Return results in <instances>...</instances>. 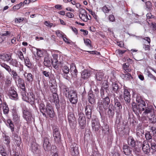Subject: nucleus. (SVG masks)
<instances>
[{
	"label": "nucleus",
	"mask_w": 156,
	"mask_h": 156,
	"mask_svg": "<svg viewBox=\"0 0 156 156\" xmlns=\"http://www.w3.org/2000/svg\"><path fill=\"white\" fill-rule=\"evenodd\" d=\"M39 108L40 112L43 115L47 118L49 116L51 118H53L55 114L53 107L50 103H47L45 105L44 102L41 101H38Z\"/></svg>",
	"instance_id": "obj_1"
},
{
	"label": "nucleus",
	"mask_w": 156,
	"mask_h": 156,
	"mask_svg": "<svg viewBox=\"0 0 156 156\" xmlns=\"http://www.w3.org/2000/svg\"><path fill=\"white\" fill-rule=\"evenodd\" d=\"M136 101L137 102V105L135 103H133L132 106L133 112L137 115H138L141 114L144 109L145 107L146 103L141 97L137 96L136 97Z\"/></svg>",
	"instance_id": "obj_2"
},
{
	"label": "nucleus",
	"mask_w": 156,
	"mask_h": 156,
	"mask_svg": "<svg viewBox=\"0 0 156 156\" xmlns=\"http://www.w3.org/2000/svg\"><path fill=\"white\" fill-rule=\"evenodd\" d=\"M83 108L82 105L80 106L78 109V121L81 128L83 129L86 125V119L84 114L82 112Z\"/></svg>",
	"instance_id": "obj_3"
},
{
	"label": "nucleus",
	"mask_w": 156,
	"mask_h": 156,
	"mask_svg": "<svg viewBox=\"0 0 156 156\" xmlns=\"http://www.w3.org/2000/svg\"><path fill=\"white\" fill-rule=\"evenodd\" d=\"M91 126L93 130L97 132L100 129V123L96 116L93 115L91 118Z\"/></svg>",
	"instance_id": "obj_4"
},
{
	"label": "nucleus",
	"mask_w": 156,
	"mask_h": 156,
	"mask_svg": "<svg viewBox=\"0 0 156 156\" xmlns=\"http://www.w3.org/2000/svg\"><path fill=\"white\" fill-rule=\"evenodd\" d=\"M67 97L69 98L70 102L72 104H75L77 102L78 97L77 94L74 90H71L69 92Z\"/></svg>",
	"instance_id": "obj_5"
},
{
	"label": "nucleus",
	"mask_w": 156,
	"mask_h": 156,
	"mask_svg": "<svg viewBox=\"0 0 156 156\" xmlns=\"http://www.w3.org/2000/svg\"><path fill=\"white\" fill-rule=\"evenodd\" d=\"M23 117L25 119L27 123H30L32 119L31 113L26 108H23Z\"/></svg>",
	"instance_id": "obj_6"
},
{
	"label": "nucleus",
	"mask_w": 156,
	"mask_h": 156,
	"mask_svg": "<svg viewBox=\"0 0 156 156\" xmlns=\"http://www.w3.org/2000/svg\"><path fill=\"white\" fill-rule=\"evenodd\" d=\"M92 108L91 105H86L85 108V117L87 119V122H89L91 118Z\"/></svg>",
	"instance_id": "obj_7"
},
{
	"label": "nucleus",
	"mask_w": 156,
	"mask_h": 156,
	"mask_svg": "<svg viewBox=\"0 0 156 156\" xmlns=\"http://www.w3.org/2000/svg\"><path fill=\"white\" fill-rule=\"evenodd\" d=\"M43 147L44 150L46 151H51L52 147L50 142V140L49 137L44 136L43 139Z\"/></svg>",
	"instance_id": "obj_8"
},
{
	"label": "nucleus",
	"mask_w": 156,
	"mask_h": 156,
	"mask_svg": "<svg viewBox=\"0 0 156 156\" xmlns=\"http://www.w3.org/2000/svg\"><path fill=\"white\" fill-rule=\"evenodd\" d=\"M68 119L69 125L72 128H75L76 122V119L73 113L71 112L68 114Z\"/></svg>",
	"instance_id": "obj_9"
},
{
	"label": "nucleus",
	"mask_w": 156,
	"mask_h": 156,
	"mask_svg": "<svg viewBox=\"0 0 156 156\" xmlns=\"http://www.w3.org/2000/svg\"><path fill=\"white\" fill-rule=\"evenodd\" d=\"M53 133L55 143H59L61 140V135L60 133L59 128H55L54 129Z\"/></svg>",
	"instance_id": "obj_10"
},
{
	"label": "nucleus",
	"mask_w": 156,
	"mask_h": 156,
	"mask_svg": "<svg viewBox=\"0 0 156 156\" xmlns=\"http://www.w3.org/2000/svg\"><path fill=\"white\" fill-rule=\"evenodd\" d=\"M49 101L51 102H53L54 103L56 108L57 109L59 108L58 96L57 93L53 94L52 97L50 98Z\"/></svg>",
	"instance_id": "obj_11"
},
{
	"label": "nucleus",
	"mask_w": 156,
	"mask_h": 156,
	"mask_svg": "<svg viewBox=\"0 0 156 156\" xmlns=\"http://www.w3.org/2000/svg\"><path fill=\"white\" fill-rule=\"evenodd\" d=\"M79 12L80 13V18L83 21L87 22L88 20H89L87 15V12L84 9L80 8L79 9Z\"/></svg>",
	"instance_id": "obj_12"
},
{
	"label": "nucleus",
	"mask_w": 156,
	"mask_h": 156,
	"mask_svg": "<svg viewBox=\"0 0 156 156\" xmlns=\"http://www.w3.org/2000/svg\"><path fill=\"white\" fill-rule=\"evenodd\" d=\"M8 95L10 98L12 99L16 100L18 99V94L14 89L10 87L9 90Z\"/></svg>",
	"instance_id": "obj_13"
},
{
	"label": "nucleus",
	"mask_w": 156,
	"mask_h": 156,
	"mask_svg": "<svg viewBox=\"0 0 156 156\" xmlns=\"http://www.w3.org/2000/svg\"><path fill=\"white\" fill-rule=\"evenodd\" d=\"M114 106L112 104H110L108 105V109L107 110V115L110 119L112 118L115 114Z\"/></svg>",
	"instance_id": "obj_14"
},
{
	"label": "nucleus",
	"mask_w": 156,
	"mask_h": 156,
	"mask_svg": "<svg viewBox=\"0 0 156 156\" xmlns=\"http://www.w3.org/2000/svg\"><path fill=\"white\" fill-rule=\"evenodd\" d=\"M141 145L143 151L145 154H148L149 153L150 151V147L147 142L144 141L142 144H141Z\"/></svg>",
	"instance_id": "obj_15"
},
{
	"label": "nucleus",
	"mask_w": 156,
	"mask_h": 156,
	"mask_svg": "<svg viewBox=\"0 0 156 156\" xmlns=\"http://www.w3.org/2000/svg\"><path fill=\"white\" fill-rule=\"evenodd\" d=\"M102 98L101 104L104 109L106 111L108 110V105H109L110 100L108 96H106L105 97Z\"/></svg>",
	"instance_id": "obj_16"
},
{
	"label": "nucleus",
	"mask_w": 156,
	"mask_h": 156,
	"mask_svg": "<svg viewBox=\"0 0 156 156\" xmlns=\"http://www.w3.org/2000/svg\"><path fill=\"white\" fill-rule=\"evenodd\" d=\"M11 55L10 54L2 53L0 54V61L8 62L11 59Z\"/></svg>",
	"instance_id": "obj_17"
},
{
	"label": "nucleus",
	"mask_w": 156,
	"mask_h": 156,
	"mask_svg": "<svg viewBox=\"0 0 156 156\" xmlns=\"http://www.w3.org/2000/svg\"><path fill=\"white\" fill-rule=\"evenodd\" d=\"M30 149L34 154H38L40 153V151L38 148V145L34 142H33L31 143Z\"/></svg>",
	"instance_id": "obj_18"
},
{
	"label": "nucleus",
	"mask_w": 156,
	"mask_h": 156,
	"mask_svg": "<svg viewBox=\"0 0 156 156\" xmlns=\"http://www.w3.org/2000/svg\"><path fill=\"white\" fill-rule=\"evenodd\" d=\"M114 108L116 109L118 112H120L122 109V106L119 100H118L117 97L115 98L114 99Z\"/></svg>",
	"instance_id": "obj_19"
},
{
	"label": "nucleus",
	"mask_w": 156,
	"mask_h": 156,
	"mask_svg": "<svg viewBox=\"0 0 156 156\" xmlns=\"http://www.w3.org/2000/svg\"><path fill=\"white\" fill-rule=\"evenodd\" d=\"M70 71L73 77L74 78H76L77 77L78 71L74 64H71L70 66Z\"/></svg>",
	"instance_id": "obj_20"
},
{
	"label": "nucleus",
	"mask_w": 156,
	"mask_h": 156,
	"mask_svg": "<svg viewBox=\"0 0 156 156\" xmlns=\"http://www.w3.org/2000/svg\"><path fill=\"white\" fill-rule=\"evenodd\" d=\"M122 150L123 153L126 155H129L132 153V150L131 148L126 144L123 145Z\"/></svg>",
	"instance_id": "obj_21"
},
{
	"label": "nucleus",
	"mask_w": 156,
	"mask_h": 156,
	"mask_svg": "<svg viewBox=\"0 0 156 156\" xmlns=\"http://www.w3.org/2000/svg\"><path fill=\"white\" fill-rule=\"evenodd\" d=\"M70 150L73 155H75L78 154V147L76 144L75 143L72 144L70 146Z\"/></svg>",
	"instance_id": "obj_22"
},
{
	"label": "nucleus",
	"mask_w": 156,
	"mask_h": 156,
	"mask_svg": "<svg viewBox=\"0 0 156 156\" xmlns=\"http://www.w3.org/2000/svg\"><path fill=\"white\" fill-rule=\"evenodd\" d=\"M144 113L145 114H150V115L151 114H154V109L153 108L152 106H148L146 107V105H145V107L144 108Z\"/></svg>",
	"instance_id": "obj_23"
},
{
	"label": "nucleus",
	"mask_w": 156,
	"mask_h": 156,
	"mask_svg": "<svg viewBox=\"0 0 156 156\" xmlns=\"http://www.w3.org/2000/svg\"><path fill=\"white\" fill-rule=\"evenodd\" d=\"M144 130L141 129L140 126H138L136 129V135L137 138H142L143 135L144 134Z\"/></svg>",
	"instance_id": "obj_24"
},
{
	"label": "nucleus",
	"mask_w": 156,
	"mask_h": 156,
	"mask_svg": "<svg viewBox=\"0 0 156 156\" xmlns=\"http://www.w3.org/2000/svg\"><path fill=\"white\" fill-rule=\"evenodd\" d=\"M61 90L62 91L63 94L65 96L67 97L68 94H69V89L66 86L63 85L61 84L59 86Z\"/></svg>",
	"instance_id": "obj_25"
},
{
	"label": "nucleus",
	"mask_w": 156,
	"mask_h": 156,
	"mask_svg": "<svg viewBox=\"0 0 156 156\" xmlns=\"http://www.w3.org/2000/svg\"><path fill=\"white\" fill-rule=\"evenodd\" d=\"M27 100L25 101L30 103L31 104H33L34 103L35 95L33 94H30V95L27 97Z\"/></svg>",
	"instance_id": "obj_26"
},
{
	"label": "nucleus",
	"mask_w": 156,
	"mask_h": 156,
	"mask_svg": "<svg viewBox=\"0 0 156 156\" xmlns=\"http://www.w3.org/2000/svg\"><path fill=\"white\" fill-rule=\"evenodd\" d=\"M44 64L46 66H51V58L48 56L44 57Z\"/></svg>",
	"instance_id": "obj_27"
},
{
	"label": "nucleus",
	"mask_w": 156,
	"mask_h": 156,
	"mask_svg": "<svg viewBox=\"0 0 156 156\" xmlns=\"http://www.w3.org/2000/svg\"><path fill=\"white\" fill-rule=\"evenodd\" d=\"M128 145L132 147H135L136 146V141L132 136L129 137L128 139Z\"/></svg>",
	"instance_id": "obj_28"
},
{
	"label": "nucleus",
	"mask_w": 156,
	"mask_h": 156,
	"mask_svg": "<svg viewBox=\"0 0 156 156\" xmlns=\"http://www.w3.org/2000/svg\"><path fill=\"white\" fill-rule=\"evenodd\" d=\"M81 77L83 79H86L90 75V73L87 70H84L82 73Z\"/></svg>",
	"instance_id": "obj_29"
},
{
	"label": "nucleus",
	"mask_w": 156,
	"mask_h": 156,
	"mask_svg": "<svg viewBox=\"0 0 156 156\" xmlns=\"http://www.w3.org/2000/svg\"><path fill=\"white\" fill-rule=\"evenodd\" d=\"M104 74L101 71H99L96 74V79L97 81H101L104 78Z\"/></svg>",
	"instance_id": "obj_30"
},
{
	"label": "nucleus",
	"mask_w": 156,
	"mask_h": 156,
	"mask_svg": "<svg viewBox=\"0 0 156 156\" xmlns=\"http://www.w3.org/2000/svg\"><path fill=\"white\" fill-rule=\"evenodd\" d=\"M88 99L89 103L92 104H94L95 102V98L94 95L91 92L89 93L88 94Z\"/></svg>",
	"instance_id": "obj_31"
},
{
	"label": "nucleus",
	"mask_w": 156,
	"mask_h": 156,
	"mask_svg": "<svg viewBox=\"0 0 156 156\" xmlns=\"http://www.w3.org/2000/svg\"><path fill=\"white\" fill-rule=\"evenodd\" d=\"M6 126L10 129L12 132H13L14 131V126L11 120L8 119L7 121Z\"/></svg>",
	"instance_id": "obj_32"
},
{
	"label": "nucleus",
	"mask_w": 156,
	"mask_h": 156,
	"mask_svg": "<svg viewBox=\"0 0 156 156\" xmlns=\"http://www.w3.org/2000/svg\"><path fill=\"white\" fill-rule=\"evenodd\" d=\"M0 65L2 67L4 68L9 73H10L12 69L10 67L4 62L0 61Z\"/></svg>",
	"instance_id": "obj_33"
},
{
	"label": "nucleus",
	"mask_w": 156,
	"mask_h": 156,
	"mask_svg": "<svg viewBox=\"0 0 156 156\" xmlns=\"http://www.w3.org/2000/svg\"><path fill=\"white\" fill-rule=\"evenodd\" d=\"M9 73L12 76L15 81H16L17 78H18L19 76L16 71L13 69H11V71Z\"/></svg>",
	"instance_id": "obj_34"
},
{
	"label": "nucleus",
	"mask_w": 156,
	"mask_h": 156,
	"mask_svg": "<svg viewBox=\"0 0 156 156\" xmlns=\"http://www.w3.org/2000/svg\"><path fill=\"white\" fill-rule=\"evenodd\" d=\"M24 76L26 77L27 80L30 83H32L34 76L31 73H25Z\"/></svg>",
	"instance_id": "obj_35"
},
{
	"label": "nucleus",
	"mask_w": 156,
	"mask_h": 156,
	"mask_svg": "<svg viewBox=\"0 0 156 156\" xmlns=\"http://www.w3.org/2000/svg\"><path fill=\"white\" fill-rule=\"evenodd\" d=\"M113 90L116 93H117L119 89V87L118 83L116 82H113L112 84Z\"/></svg>",
	"instance_id": "obj_36"
},
{
	"label": "nucleus",
	"mask_w": 156,
	"mask_h": 156,
	"mask_svg": "<svg viewBox=\"0 0 156 156\" xmlns=\"http://www.w3.org/2000/svg\"><path fill=\"white\" fill-rule=\"evenodd\" d=\"M9 64L13 66L17 67L18 66V64L17 61L15 59H13L11 58V59L8 62Z\"/></svg>",
	"instance_id": "obj_37"
},
{
	"label": "nucleus",
	"mask_w": 156,
	"mask_h": 156,
	"mask_svg": "<svg viewBox=\"0 0 156 156\" xmlns=\"http://www.w3.org/2000/svg\"><path fill=\"white\" fill-rule=\"evenodd\" d=\"M149 119L150 122L151 123H154L156 122V117L154 115V113L153 114L150 115L149 117Z\"/></svg>",
	"instance_id": "obj_38"
},
{
	"label": "nucleus",
	"mask_w": 156,
	"mask_h": 156,
	"mask_svg": "<svg viewBox=\"0 0 156 156\" xmlns=\"http://www.w3.org/2000/svg\"><path fill=\"white\" fill-rule=\"evenodd\" d=\"M121 76L124 79L126 80L132 78L131 75L128 73H127L126 74H122Z\"/></svg>",
	"instance_id": "obj_39"
},
{
	"label": "nucleus",
	"mask_w": 156,
	"mask_h": 156,
	"mask_svg": "<svg viewBox=\"0 0 156 156\" xmlns=\"http://www.w3.org/2000/svg\"><path fill=\"white\" fill-rule=\"evenodd\" d=\"M3 109L4 114H7L8 113L9 111V108L8 105L5 102L3 103Z\"/></svg>",
	"instance_id": "obj_40"
},
{
	"label": "nucleus",
	"mask_w": 156,
	"mask_h": 156,
	"mask_svg": "<svg viewBox=\"0 0 156 156\" xmlns=\"http://www.w3.org/2000/svg\"><path fill=\"white\" fill-rule=\"evenodd\" d=\"M108 82L107 81H105L103 83L101 87V89L102 90H105V92L107 93V90H108Z\"/></svg>",
	"instance_id": "obj_41"
},
{
	"label": "nucleus",
	"mask_w": 156,
	"mask_h": 156,
	"mask_svg": "<svg viewBox=\"0 0 156 156\" xmlns=\"http://www.w3.org/2000/svg\"><path fill=\"white\" fill-rule=\"evenodd\" d=\"M13 119L16 123H19L20 122L19 117L16 113H14L13 115Z\"/></svg>",
	"instance_id": "obj_42"
},
{
	"label": "nucleus",
	"mask_w": 156,
	"mask_h": 156,
	"mask_svg": "<svg viewBox=\"0 0 156 156\" xmlns=\"http://www.w3.org/2000/svg\"><path fill=\"white\" fill-rule=\"evenodd\" d=\"M50 89L53 94L57 93V89L56 85H51Z\"/></svg>",
	"instance_id": "obj_43"
},
{
	"label": "nucleus",
	"mask_w": 156,
	"mask_h": 156,
	"mask_svg": "<svg viewBox=\"0 0 156 156\" xmlns=\"http://www.w3.org/2000/svg\"><path fill=\"white\" fill-rule=\"evenodd\" d=\"M58 55H53V58H51V63L53 65L57 63L58 60L57 59Z\"/></svg>",
	"instance_id": "obj_44"
},
{
	"label": "nucleus",
	"mask_w": 156,
	"mask_h": 156,
	"mask_svg": "<svg viewBox=\"0 0 156 156\" xmlns=\"http://www.w3.org/2000/svg\"><path fill=\"white\" fill-rule=\"evenodd\" d=\"M146 10L150 11L152 7V4L151 3L150 1H148L146 2Z\"/></svg>",
	"instance_id": "obj_45"
},
{
	"label": "nucleus",
	"mask_w": 156,
	"mask_h": 156,
	"mask_svg": "<svg viewBox=\"0 0 156 156\" xmlns=\"http://www.w3.org/2000/svg\"><path fill=\"white\" fill-rule=\"evenodd\" d=\"M25 65L29 68H31L32 66V64L30 63V60L28 58L24 59Z\"/></svg>",
	"instance_id": "obj_46"
},
{
	"label": "nucleus",
	"mask_w": 156,
	"mask_h": 156,
	"mask_svg": "<svg viewBox=\"0 0 156 156\" xmlns=\"http://www.w3.org/2000/svg\"><path fill=\"white\" fill-rule=\"evenodd\" d=\"M62 71L66 74H68L69 72L70 69L67 66L65 65L62 67Z\"/></svg>",
	"instance_id": "obj_47"
},
{
	"label": "nucleus",
	"mask_w": 156,
	"mask_h": 156,
	"mask_svg": "<svg viewBox=\"0 0 156 156\" xmlns=\"http://www.w3.org/2000/svg\"><path fill=\"white\" fill-rule=\"evenodd\" d=\"M21 94L22 96V99L24 101H26L27 96L26 94V90H21Z\"/></svg>",
	"instance_id": "obj_48"
},
{
	"label": "nucleus",
	"mask_w": 156,
	"mask_h": 156,
	"mask_svg": "<svg viewBox=\"0 0 156 156\" xmlns=\"http://www.w3.org/2000/svg\"><path fill=\"white\" fill-rule=\"evenodd\" d=\"M102 130L104 133H106L109 131L108 126L107 125H105L102 127Z\"/></svg>",
	"instance_id": "obj_49"
},
{
	"label": "nucleus",
	"mask_w": 156,
	"mask_h": 156,
	"mask_svg": "<svg viewBox=\"0 0 156 156\" xmlns=\"http://www.w3.org/2000/svg\"><path fill=\"white\" fill-rule=\"evenodd\" d=\"M49 79L50 80L49 83L51 84V85H56V80L55 77L51 76L49 78Z\"/></svg>",
	"instance_id": "obj_50"
},
{
	"label": "nucleus",
	"mask_w": 156,
	"mask_h": 156,
	"mask_svg": "<svg viewBox=\"0 0 156 156\" xmlns=\"http://www.w3.org/2000/svg\"><path fill=\"white\" fill-rule=\"evenodd\" d=\"M10 142V138L8 136H5L4 137V143L7 145H9Z\"/></svg>",
	"instance_id": "obj_51"
},
{
	"label": "nucleus",
	"mask_w": 156,
	"mask_h": 156,
	"mask_svg": "<svg viewBox=\"0 0 156 156\" xmlns=\"http://www.w3.org/2000/svg\"><path fill=\"white\" fill-rule=\"evenodd\" d=\"M56 34L57 36L59 37H63L64 34L59 30H57L56 31Z\"/></svg>",
	"instance_id": "obj_52"
},
{
	"label": "nucleus",
	"mask_w": 156,
	"mask_h": 156,
	"mask_svg": "<svg viewBox=\"0 0 156 156\" xmlns=\"http://www.w3.org/2000/svg\"><path fill=\"white\" fill-rule=\"evenodd\" d=\"M84 43L86 45L89 47L91 46V41L89 39H87L85 40L84 39Z\"/></svg>",
	"instance_id": "obj_53"
},
{
	"label": "nucleus",
	"mask_w": 156,
	"mask_h": 156,
	"mask_svg": "<svg viewBox=\"0 0 156 156\" xmlns=\"http://www.w3.org/2000/svg\"><path fill=\"white\" fill-rule=\"evenodd\" d=\"M42 74L44 75L46 77L49 78L50 77V73L49 71H47L43 70L42 71Z\"/></svg>",
	"instance_id": "obj_54"
},
{
	"label": "nucleus",
	"mask_w": 156,
	"mask_h": 156,
	"mask_svg": "<svg viewBox=\"0 0 156 156\" xmlns=\"http://www.w3.org/2000/svg\"><path fill=\"white\" fill-rule=\"evenodd\" d=\"M151 148L153 151V153H156V144L152 143L151 144Z\"/></svg>",
	"instance_id": "obj_55"
},
{
	"label": "nucleus",
	"mask_w": 156,
	"mask_h": 156,
	"mask_svg": "<svg viewBox=\"0 0 156 156\" xmlns=\"http://www.w3.org/2000/svg\"><path fill=\"white\" fill-rule=\"evenodd\" d=\"M37 54L39 57H41L43 56V52L41 50L36 49Z\"/></svg>",
	"instance_id": "obj_56"
},
{
	"label": "nucleus",
	"mask_w": 156,
	"mask_h": 156,
	"mask_svg": "<svg viewBox=\"0 0 156 156\" xmlns=\"http://www.w3.org/2000/svg\"><path fill=\"white\" fill-rule=\"evenodd\" d=\"M102 10L103 12L105 13H108V12L110 11V9H108L106 5L104 6L102 8Z\"/></svg>",
	"instance_id": "obj_57"
},
{
	"label": "nucleus",
	"mask_w": 156,
	"mask_h": 156,
	"mask_svg": "<svg viewBox=\"0 0 156 156\" xmlns=\"http://www.w3.org/2000/svg\"><path fill=\"white\" fill-rule=\"evenodd\" d=\"M23 4V3L22 2H21L19 4H17L14 6L13 7V9H18L22 6Z\"/></svg>",
	"instance_id": "obj_58"
},
{
	"label": "nucleus",
	"mask_w": 156,
	"mask_h": 156,
	"mask_svg": "<svg viewBox=\"0 0 156 156\" xmlns=\"http://www.w3.org/2000/svg\"><path fill=\"white\" fill-rule=\"evenodd\" d=\"M146 139L147 140H150L152 139V136L149 133H148L145 134Z\"/></svg>",
	"instance_id": "obj_59"
},
{
	"label": "nucleus",
	"mask_w": 156,
	"mask_h": 156,
	"mask_svg": "<svg viewBox=\"0 0 156 156\" xmlns=\"http://www.w3.org/2000/svg\"><path fill=\"white\" fill-rule=\"evenodd\" d=\"M100 104H99V105L98 106V110H99V112L100 114V115L101 116V113H102V112L103 111V105H102V104L101 105H100Z\"/></svg>",
	"instance_id": "obj_60"
},
{
	"label": "nucleus",
	"mask_w": 156,
	"mask_h": 156,
	"mask_svg": "<svg viewBox=\"0 0 156 156\" xmlns=\"http://www.w3.org/2000/svg\"><path fill=\"white\" fill-rule=\"evenodd\" d=\"M14 140V142L15 144L17 145L18 146L20 145L21 141L20 138H18Z\"/></svg>",
	"instance_id": "obj_61"
},
{
	"label": "nucleus",
	"mask_w": 156,
	"mask_h": 156,
	"mask_svg": "<svg viewBox=\"0 0 156 156\" xmlns=\"http://www.w3.org/2000/svg\"><path fill=\"white\" fill-rule=\"evenodd\" d=\"M24 20L23 18H17L15 19V22L17 23H20L22 22Z\"/></svg>",
	"instance_id": "obj_62"
},
{
	"label": "nucleus",
	"mask_w": 156,
	"mask_h": 156,
	"mask_svg": "<svg viewBox=\"0 0 156 156\" xmlns=\"http://www.w3.org/2000/svg\"><path fill=\"white\" fill-rule=\"evenodd\" d=\"M130 94L128 90L127 89H125L124 91V97L129 96Z\"/></svg>",
	"instance_id": "obj_63"
},
{
	"label": "nucleus",
	"mask_w": 156,
	"mask_h": 156,
	"mask_svg": "<svg viewBox=\"0 0 156 156\" xmlns=\"http://www.w3.org/2000/svg\"><path fill=\"white\" fill-rule=\"evenodd\" d=\"M148 76L151 78L155 80H156V77L153 76L149 71L147 72Z\"/></svg>",
	"instance_id": "obj_64"
}]
</instances>
